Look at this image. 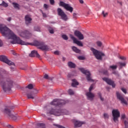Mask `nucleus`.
I'll use <instances>...</instances> for the list:
<instances>
[{
  "mask_svg": "<svg viewBox=\"0 0 128 128\" xmlns=\"http://www.w3.org/2000/svg\"><path fill=\"white\" fill-rule=\"evenodd\" d=\"M76 16H77V14H76V13H74V14H73V18H76Z\"/></svg>",
  "mask_w": 128,
  "mask_h": 128,
  "instance_id": "864d4df0",
  "label": "nucleus"
},
{
  "mask_svg": "<svg viewBox=\"0 0 128 128\" xmlns=\"http://www.w3.org/2000/svg\"><path fill=\"white\" fill-rule=\"evenodd\" d=\"M86 96L88 100H94V94L90 92L86 93Z\"/></svg>",
  "mask_w": 128,
  "mask_h": 128,
  "instance_id": "412c9836",
  "label": "nucleus"
},
{
  "mask_svg": "<svg viewBox=\"0 0 128 128\" xmlns=\"http://www.w3.org/2000/svg\"><path fill=\"white\" fill-rule=\"evenodd\" d=\"M0 84L2 86L4 92H10L12 90V80L6 74H4L0 78Z\"/></svg>",
  "mask_w": 128,
  "mask_h": 128,
  "instance_id": "f03ea898",
  "label": "nucleus"
},
{
  "mask_svg": "<svg viewBox=\"0 0 128 128\" xmlns=\"http://www.w3.org/2000/svg\"><path fill=\"white\" fill-rule=\"evenodd\" d=\"M94 84H91V86H90V87L89 88V92H92V90L94 88Z\"/></svg>",
  "mask_w": 128,
  "mask_h": 128,
  "instance_id": "ea45409f",
  "label": "nucleus"
},
{
  "mask_svg": "<svg viewBox=\"0 0 128 128\" xmlns=\"http://www.w3.org/2000/svg\"><path fill=\"white\" fill-rule=\"evenodd\" d=\"M102 80H103L106 82L108 84H109L110 86H112V88H116V84H114V82L112 80L106 78H102Z\"/></svg>",
  "mask_w": 128,
  "mask_h": 128,
  "instance_id": "dca6fc26",
  "label": "nucleus"
},
{
  "mask_svg": "<svg viewBox=\"0 0 128 128\" xmlns=\"http://www.w3.org/2000/svg\"><path fill=\"white\" fill-rule=\"evenodd\" d=\"M98 96H100V100L102 102H104V98L102 97V94H100V92H98Z\"/></svg>",
  "mask_w": 128,
  "mask_h": 128,
  "instance_id": "58836bf2",
  "label": "nucleus"
},
{
  "mask_svg": "<svg viewBox=\"0 0 128 128\" xmlns=\"http://www.w3.org/2000/svg\"><path fill=\"white\" fill-rule=\"evenodd\" d=\"M0 32L4 36H8L10 38L13 40L11 44H18L21 46H28L30 43L26 42L21 40L20 37L17 36L10 28L4 25L0 24Z\"/></svg>",
  "mask_w": 128,
  "mask_h": 128,
  "instance_id": "f257e3e1",
  "label": "nucleus"
},
{
  "mask_svg": "<svg viewBox=\"0 0 128 128\" xmlns=\"http://www.w3.org/2000/svg\"><path fill=\"white\" fill-rule=\"evenodd\" d=\"M40 12L42 14L43 18H46V13H44V12H42V10H40Z\"/></svg>",
  "mask_w": 128,
  "mask_h": 128,
  "instance_id": "37998d69",
  "label": "nucleus"
},
{
  "mask_svg": "<svg viewBox=\"0 0 128 128\" xmlns=\"http://www.w3.org/2000/svg\"><path fill=\"white\" fill-rule=\"evenodd\" d=\"M124 124L126 128H128V118H126V120L124 121Z\"/></svg>",
  "mask_w": 128,
  "mask_h": 128,
  "instance_id": "7c9ffc66",
  "label": "nucleus"
},
{
  "mask_svg": "<svg viewBox=\"0 0 128 128\" xmlns=\"http://www.w3.org/2000/svg\"><path fill=\"white\" fill-rule=\"evenodd\" d=\"M90 50L92 52L93 54L97 60H102V56H104V54L94 49V48H91Z\"/></svg>",
  "mask_w": 128,
  "mask_h": 128,
  "instance_id": "39448f33",
  "label": "nucleus"
},
{
  "mask_svg": "<svg viewBox=\"0 0 128 128\" xmlns=\"http://www.w3.org/2000/svg\"><path fill=\"white\" fill-rule=\"evenodd\" d=\"M0 62H5V64H6L8 66H14V63L10 60L8 58V57L4 55L0 56Z\"/></svg>",
  "mask_w": 128,
  "mask_h": 128,
  "instance_id": "0eeeda50",
  "label": "nucleus"
},
{
  "mask_svg": "<svg viewBox=\"0 0 128 128\" xmlns=\"http://www.w3.org/2000/svg\"><path fill=\"white\" fill-rule=\"evenodd\" d=\"M110 68H112V70H116V68H118V66L116 65L110 66Z\"/></svg>",
  "mask_w": 128,
  "mask_h": 128,
  "instance_id": "72a5a7b5",
  "label": "nucleus"
},
{
  "mask_svg": "<svg viewBox=\"0 0 128 128\" xmlns=\"http://www.w3.org/2000/svg\"><path fill=\"white\" fill-rule=\"evenodd\" d=\"M57 12L58 14V16L61 17L62 20L66 22L68 18V16L66 14V13L62 10L60 8H58L57 9Z\"/></svg>",
  "mask_w": 128,
  "mask_h": 128,
  "instance_id": "1a4fd4ad",
  "label": "nucleus"
},
{
  "mask_svg": "<svg viewBox=\"0 0 128 128\" xmlns=\"http://www.w3.org/2000/svg\"><path fill=\"white\" fill-rule=\"evenodd\" d=\"M7 20L8 22H10V20H12V18H10V17L8 18L7 19Z\"/></svg>",
  "mask_w": 128,
  "mask_h": 128,
  "instance_id": "5fc2aeb1",
  "label": "nucleus"
},
{
  "mask_svg": "<svg viewBox=\"0 0 128 128\" xmlns=\"http://www.w3.org/2000/svg\"><path fill=\"white\" fill-rule=\"evenodd\" d=\"M59 6H63L66 10L70 12H72L74 10V8H72V7L70 6V4H66L64 2L60 1Z\"/></svg>",
  "mask_w": 128,
  "mask_h": 128,
  "instance_id": "9b49d317",
  "label": "nucleus"
},
{
  "mask_svg": "<svg viewBox=\"0 0 128 128\" xmlns=\"http://www.w3.org/2000/svg\"><path fill=\"white\" fill-rule=\"evenodd\" d=\"M72 86H73V88H76V86H78V82H76V79H73L72 80Z\"/></svg>",
  "mask_w": 128,
  "mask_h": 128,
  "instance_id": "5701e85b",
  "label": "nucleus"
},
{
  "mask_svg": "<svg viewBox=\"0 0 128 128\" xmlns=\"http://www.w3.org/2000/svg\"><path fill=\"white\" fill-rule=\"evenodd\" d=\"M68 66L70 68H76V64H74L72 62H68Z\"/></svg>",
  "mask_w": 128,
  "mask_h": 128,
  "instance_id": "393cba45",
  "label": "nucleus"
},
{
  "mask_svg": "<svg viewBox=\"0 0 128 128\" xmlns=\"http://www.w3.org/2000/svg\"><path fill=\"white\" fill-rule=\"evenodd\" d=\"M19 36L22 38L28 40L30 38H32V33L30 32L28 30H25L22 31L20 32Z\"/></svg>",
  "mask_w": 128,
  "mask_h": 128,
  "instance_id": "6e6552de",
  "label": "nucleus"
},
{
  "mask_svg": "<svg viewBox=\"0 0 128 128\" xmlns=\"http://www.w3.org/2000/svg\"><path fill=\"white\" fill-rule=\"evenodd\" d=\"M44 78H46V80H48V75L47 74H46L44 76Z\"/></svg>",
  "mask_w": 128,
  "mask_h": 128,
  "instance_id": "09e8293b",
  "label": "nucleus"
},
{
  "mask_svg": "<svg viewBox=\"0 0 128 128\" xmlns=\"http://www.w3.org/2000/svg\"><path fill=\"white\" fill-rule=\"evenodd\" d=\"M23 70H26V68H23Z\"/></svg>",
  "mask_w": 128,
  "mask_h": 128,
  "instance_id": "338daca9",
  "label": "nucleus"
},
{
  "mask_svg": "<svg viewBox=\"0 0 128 128\" xmlns=\"http://www.w3.org/2000/svg\"><path fill=\"white\" fill-rule=\"evenodd\" d=\"M2 46V41L0 40V47Z\"/></svg>",
  "mask_w": 128,
  "mask_h": 128,
  "instance_id": "6e6d98bb",
  "label": "nucleus"
},
{
  "mask_svg": "<svg viewBox=\"0 0 128 128\" xmlns=\"http://www.w3.org/2000/svg\"><path fill=\"white\" fill-rule=\"evenodd\" d=\"M7 128H14V126H10V125H8L7 126Z\"/></svg>",
  "mask_w": 128,
  "mask_h": 128,
  "instance_id": "4d7b16f0",
  "label": "nucleus"
},
{
  "mask_svg": "<svg viewBox=\"0 0 128 128\" xmlns=\"http://www.w3.org/2000/svg\"><path fill=\"white\" fill-rule=\"evenodd\" d=\"M12 54H14V56H16V53L13 51Z\"/></svg>",
  "mask_w": 128,
  "mask_h": 128,
  "instance_id": "680f3d73",
  "label": "nucleus"
},
{
  "mask_svg": "<svg viewBox=\"0 0 128 128\" xmlns=\"http://www.w3.org/2000/svg\"><path fill=\"white\" fill-rule=\"evenodd\" d=\"M78 58L80 60H86V58L84 56H78Z\"/></svg>",
  "mask_w": 128,
  "mask_h": 128,
  "instance_id": "c9c22d12",
  "label": "nucleus"
},
{
  "mask_svg": "<svg viewBox=\"0 0 128 128\" xmlns=\"http://www.w3.org/2000/svg\"><path fill=\"white\" fill-rule=\"evenodd\" d=\"M50 4L54 6V0H50Z\"/></svg>",
  "mask_w": 128,
  "mask_h": 128,
  "instance_id": "c03bdc74",
  "label": "nucleus"
},
{
  "mask_svg": "<svg viewBox=\"0 0 128 128\" xmlns=\"http://www.w3.org/2000/svg\"><path fill=\"white\" fill-rule=\"evenodd\" d=\"M80 70L82 72V74L86 76V80L88 82H93L92 79V77H90V71L85 70L84 68H80Z\"/></svg>",
  "mask_w": 128,
  "mask_h": 128,
  "instance_id": "f8f14e48",
  "label": "nucleus"
},
{
  "mask_svg": "<svg viewBox=\"0 0 128 128\" xmlns=\"http://www.w3.org/2000/svg\"><path fill=\"white\" fill-rule=\"evenodd\" d=\"M72 77V74H68V78H71Z\"/></svg>",
  "mask_w": 128,
  "mask_h": 128,
  "instance_id": "bf43d9fd",
  "label": "nucleus"
},
{
  "mask_svg": "<svg viewBox=\"0 0 128 128\" xmlns=\"http://www.w3.org/2000/svg\"><path fill=\"white\" fill-rule=\"evenodd\" d=\"M112 74H116V72H113Z\"/></svg>",
  "mask_w": 128,
  "mask_h": 128,
  "instance_id": "0e129e2a",
  "label": "nucleus"
},
{
  "mask_svg": "<svg viewBox=\"0 0 128 128\" xmlns=\"http://www.w3.org/2000/svg\"><path fill=\"white\" fill-rule=\"evenodd\" d=\"M29 56H30V58H34V56H36V58H40V54H38V51L36 50L32 51L31 53L30 54Z\"/></svg>",
  "mask_w": 128,
  "mask_h": 128,
  "instance_id": "a211bd4d",
  "label": "nucleus"
},
{
  "mask_svg": "<svg viewBox=\"0 0 128 128\" xmlns=\"http://www.w3.org/2000/svg\"><path fill=\"white\" fill-rule=\"evenodd\" d=\"M10 68L11 70H14V67H10Z\"/></svg>",
  "mask_w": 128,
  "mask_h": 128,
  "instance_id": "e2e57ef3",
  "label": "nucleus"
},
{
  "mask_svg": "<svg viewBox=\"0 0 128 128\" xmlns=\"http://www.w3.org/2000/svg\"><path fill=\"white\" fill-rule=\"evenodd\" d=\"M120 60H126V57H124V56H120Z\"/></svg>",
  "mask_w": 128,
  "mask_h": 128,
  "instance_id": "3c124183",
  "label": "nucleus"
},
{
  "mask_svg": "<svg viewBox=\"0 0 128 128\" xmlns=\"http://www.w3.org/2000/svg\"><path fill=\"white\" fill-rule=\"evenodd\" d=\"M10 107L5 108L4 112H6V114H8L9 116L12 118V120H16V116L10 114L11 111H10Z\"/></svg>",
  "mask_w": 128,
  "mask_h": 128,
  "instance_id": "2eb2a0df",
  "label": "nucleus"
},
{
  "mask_svg": "<svg viewBox=\"0 0 128 128\" xmlns=\"http://www.w3.org/2000/svg\"><path fill=\"white\" fill-rule=\"evenodd\" d=\"M118 64H119L120 68H122V66H126V63L125 62H118Z\"/></svg>",
  "mask_w": 128,
  "mask_h": 128,
  "instance_id": "2f4dec72",
  "label": "nucleus"
},
{
  "mask_svg": "<svg viewBox=\"0 0 128 128\" xmlns=\"http://www.w3.org/2000/svg\"><path fill=\"white\" fill-rule=\"evenodd\" d=\"M25 24L26 26H28L30 24H32V19L30 18V16L29 15H26L24 18Z\"/></svg>",
  "mask_w": 128,
  "mask_h": 128,
  "instance_id": "6ab92c4d",
  "label": "nucleus"
},
{
  "mask_svg": "<svg viewBox=\"0 0 128 128\" xmlns=\"http://www.w3.org/2000/svg\"><path fill=\"white\" fill-rule=\"evenodd\" d=\"M37 126H40L41 128H46V125L44 123L38 124Z\"/></svg>",
  "mask_w": 128,
  "mask_h": 128,
  "instance_id": "c756f323",
  "label": "nucleus"
},
{
  "mask_svg": "<svg viewBox=\"0 0 128 128\" xmlns=\"http://www.w3.org/2000/svg\"><path fill=\"white\" fill-rule=\"evenodd\" d=\"M104 74H105L106 76H108V71L106 70H104L103 71Z\"/></svg>",
  "mask_w": 128,
  "mask_h": 128,
  "instance_id": "79ce46f5",
  "label": "nucleus"
},
{
  "mask_svg": "<svg viewBox=\"0 0 128 128\" xmlns=\"http://www.w3.org/2000/svg\"><path fill=\"white\" fill-rule=\"evenodd\" d=\"M80 4H84V0H80Z\"/></svg>",
  "mask_w": 128,
  "mask_h": 128,
  "instance_id": "052dcab7",
  "label": "nucleus"
},
{
  "mask_svg": "<svg viewBox=\"0 0 128 128\" xmlns=\"http://www.w3.org/2000/svg\"><path fill=\"white\" fill-rule=\"evenodd\" d=\"M122 92H124V94H126V90L124 88H121Z\"/></svg>",
  "mask_w": 128,
  "mask_h": 128,
  "instance_id": "49530a36",
  "label": "nucleus"
},
{
  "mask_svg": "<svg viewBox=\"0 0 128 128\" xmlns=\"http://www.w3.org/2000/svg\"><path fill=\"white\" fill-rule=\"evenodd\" d=\"M76 36H77L80 40H84V34H82L80 31L76 30L74 32Z\"/></svg>",
  "mask_w": 128,
  "mask_h": 128,
  "instance_id": "aec40b11",
  "label": "nucleus"
},
{
  "mask_svg": "<svg viewBox=\"0 0 128 128\" xmlns=\"http://www.w3.org/2000/svg\"><path fill=\"white\" fill-rule=\"evenodd\" d=\"M62 38L65 40H68V38L66 34L62 35Z\"/></svg>",
  "mask_w": 128,
  "mask_h": 128,
  "instance_id": "e433bc0d",
  "label": "nucleus"
},
{
  "mask_svg": "<svg viewBox=\"0 0 128 128\" xmlns=\"http://www.w3.org/2000/svg\"><path fill=\"white\" fill-rule=\"evenodd\" d=\"M12 4L14 6V8H18V10H20V4H18L16 2H12Z\"/></svg>",
  "mask_w": 128,
  "mask_h": 128,
  "instance_id": "a878e982",
  "label": "nucleus"
},
{
  "mask_svg": "<svg viewBox=\"0 0 128 128\" xmlns=\"http://www.w3.org/2000/svg\"><path fill=\"white\" fill-rule=\"evenodd\" d=\"M0 6H4V8H8V4L4 2V1H2V4H1Z\"/></svg>",
  "mask_w": 128,
  "mask_h": 128,
  "instance_id": "cd10ccee",
  "label": "nucleus"
},
{
  "mask_svg": "<svg viewBox=\"0 0 128 128\" xmlns=\"http://www.w3.org/2000/svg\"><path fill=\"white\" fill-rule=\"evenodd\" d=\"M70 38L72 40L74 43L78 45L79 46H84V44H82V42L78 40L74 36L72 35H70Z\"/></svg>",
  "mask_w": 128,
  "mask_h": 128,
  "instance_id": "f3484780",
  "label": "nucleus"
},
{
  "mask_svg": "<svg viewBox=\"0 0 128 128\" xmlns=\"http://www.w3.org/2000/svg\"><path fill=\"white\" fill-rule=\"evenodd\" d=\"M112 116L114 122L118 124V118L120 116V113L118 110H112Z\"/></svg>",
  "mask_w": 128,
  "mask_h": 128,
  "instance_id": "423d86ee",
  "label": "nucleus"
},
{
  "mask_svg": "<svg viewBox=\"0 0 128 128\" xmlns=\"http://www.w3.org/2000/svg\"><path fill=\"white\" fill-rule=\"evenodd\" d=\"M34 30L35 32H40V27L39 26H35Z\"/></svg>",
  "mask_w": 128,
  "mask_h": 128,
  "instance_id": "bb28decb",
  "label": "nucleus"
},
{
  "mask_svg": "<svg viewBox=\"0 0 128 128\" xmlns=\"http://www.w3.org/2000/svg\"><path fill=\"white\" fill-rule=\"evenodd\" d=\"M102 14H103L104 18H106V16H108V12H105L104 11H102Z\"/></svg>",
  "mask_w": 128,
  "mask_h": 128,
  "instance_id": "a19ab883",
  "label": "nucleus"
},
{
  "mask_svg": "<svg viewBox=\"0 0 128 128\" xmlns=\"http://www.w3.org/2000/svg\"><path fill=\"white\" fill-rule=\"evenodd\" d=\"M72 50L73 52H74L76 54H80V50L78 48L74 46H72Z\"/></svg>",
  "mask_w": 128,
  "mask_h": 128,
  "instance_id": "b1692460",
  "label": "nucleus"
},
{
  "mask_svg": "<svg viewBox=\"0 0 128 128\" xmlns=\"http://www.w3.org/2000/svg\"><path fill=\"white\" fill-rule=\"evenodd\" d=\"M38 94V90L34 89L32 92L27 94L28 98H32V100H34L36 98V94Z\"/></svg>",
  "mask_w": 128,
  "mask_h": 128,
  "instance_id": "ddd939ff",
  "label": "nucleus"
},
{
  "mask_svg": "<svg viewBox=\"0 0 128 128\" xmlns=\"http://www.w3.org/2000/svg\"><path fill=\"white\" fill-rule=\"evenodd\" d=\"M104 118H107V120H108V118H110V116L106 113L104 114Z\"/></svg>",
  "mask_w": 128,
  "mask_h": 128,
  "instance_id": "4c0bfd02",
  "label": "nucleus"
},
{
  "mask_svg": "<svg viewBox=\"0 0 128 128\" xmlns=\"http://www.w3.org/2000/svg\"><path fill=\"white\" fill-rule=\"evenodd\" d=\"M68 93L69 94H70V96H72L74 94V91L72 89L68 90Z\"/></svg>",
  "mask_w": 128,
  "mask_h": 128,
  "instance_id": "f704fd0d",
  "label": "nucleus"
},
{
  "mask_svg": "<svg viewBox=\"0 0 128 128\" xmlns=\"http://www.w3.org/2000/svg\"><path fill=\"white\" fill-rule=\"evenodd\" d=\"M118 4H120V6H122V2H120V1H118Z\"/></svg>",
  "mask_w": 128,
  "mask_h": 128,
  "instance_id": "13d9d810",
  "label": "nucleus"
},
{
  "mask_svg": "<svg viewBox=\"0 0 128 128\" xmlns=\"http://www.w3.org/2000/svg\"><path fill=\"white\" fill-rule=\"evenodd\" d=\"M74 122L75 126H78V128L82 126V125L84 124V122H82L76 120Z\"/></svg>",
  "mask_w": 128,
  "mask_h": 128,
  "instance_id": "4be33fe9",
  "label": "nucleus"
},
{
  "mask_svg": "<svg viewBox=\"0 0 128 128\" xmlns=\"http://www.w3.org/2000/svg\"><path fill=\"white\" fill-rule=\"evenodd\" d=\"M44 8H48V6L46 4H44Z\"/></svg>",
  "mask_w": 128,
  "mask_h": 128,
  "instance_id": "8fccbe9b",
  "label": "nucleus"
},
{
  "mask_svg": "<svg viewBox=\"0 0 128 128\" xmlns=\"http://www.w3.org/2000/svg\"><path fill=\"white\" fill-rule=\"evenodd\" d=\"M122 118L123 120L126 118V114H123L122 115Z\"/></svg>",
  "mask_w": 128,
  "mask_h": 128,
  "instance_id": "603ef678",
  "label": "nucleus"
},
{
  "mask_svg": "<svg viewBox=\"0 0 128 128\" xmlns=\"http://www.w3.org/2000/svg\"><path fill=\"white\" fill-rule=\"evenodd\" d=\"M96 44L98 46H99L100 48V46H102V42L100 41H97L96 42Z\"/></svg>",
  "mask_w": 128,
  "mask_h": 128,
  "instance_id": "473e14b6",
  "label": "nucleus"
},
{
  "mask_svg": "<svg viewBox=\"0 0 128 128\" xmlns=\"http://www.w3.org/2000/svg\"><path fill=\"white\" fill-rule=\"evenodd\" d=\"M52 106H62L64 104H66V101L64 100H59L58 99H55L53 102H50Z\"/></svg>",
  "mask_w": 128,
  "mask_h": 128,
  "instance_id": "9d476101",
  "label": "nucleus"
},
{
  "mask_svg": "<svg viewBox=\"0 0 128 128\" xmlns=\"http://www.w3.org/2000/svg\"><path fill=\"white\" fill-rule=\"evenodd\" d=\"M64 110L52 108L47 112V114H54V116H62V114H64Z\"/></svg>",
  "mask_w": 128,
  "mask_h": 128,
  "instance_id": "20e7f679",
  "label": "nucleus"
},
{
  "mask_svg": "<svg viewBox=\"0 0 128 128\" xmlns=\"http://www.w3.org/2000/svg\"><path fill=\"white\" fill-rule=\"evenodd\" d=\"M49 32L50 33V34H54V30H52V29H51V30H49Z\"/></svg>",
  "mask_w": 128,
  "mask_h": 128,
  "instance_id": "de8ad7c7",
  "label": "nucleus"
},
{
  "mask_svg": "<svg viewBox=\"0 0 128 128\" xmlns=\"http://www.w3.org/2000/svg\"><path fill=\"white\" fill-rule=\"evenodd\" d=\"M54 54H56L58 56L60 54V52L58 50L54 52Z\"/></svg>",
  "mask_w": 128,
  "mask_h": 128,
  "instance_id": "a18cd8bd",
  "label": "nucleus"
},
{
  "mask_svg": "<svg viewBox=\"0 0 128 128\" xmlns=\"http://www.w3.org/2000/svg\"><path fill=\"white\" fill-rule=\"evenodd\" d=\"M48 120H52V118H48Z\"/></svg>",
  "mask_w": 128,
  "mask_h": 128,
  "instance_id": "69168bd1",
  "label": "nucleus"
},
{
  "mask_svg": "<svg viewBox=\"0 0 128 128\" xmlns=\"http://www.w3.org/2000/svg\"><path fill=\"white\" fill-rule=\"evenodd\" d=\"M116 94L117 98H118L119 100H120L121 103L126 104V106L128 104V102H126V100H124V98L122 97V96L120 94V92H116Z\"/></svg>",
  "mask_w": 128,
  "mask_h": 128,
  "instance_id": "4468645a",
  "label": "nucleus"
},
{
  "mask_svg": "<svg viewBox=\"0 0 128 128\" xmlns=\"http://www.w3.org/2000/svg\"><path fill=\"white\" fill-rule=\"evenodd\" d=\"M34 46H38V48L42 50H44L45 52L48 50V46L42 42L35 41L34 43Z\"/></svg>",
  "mask_w": 128,
  "mask_h": 128,
  "instance_id": "7ed1b4c3",
  "label": "nucleus"
},
{
  "mask_svg": "<svg viewBox=\"0 0 128 128\" xmlns=\"http://www.w3.org/2000/svg\"><path fill=\"white\" fill-rule=\"evenodd\" d=\"M26 88H28L29 90H32L34 88V86L32 84H29L28 86L26 87Z\"/></svg>",
  "mask_w": 128,
  "mask_h": 128,
  "instance_id": "c85d7f7f",
  "label": "nucleus"
}]
</instances>
